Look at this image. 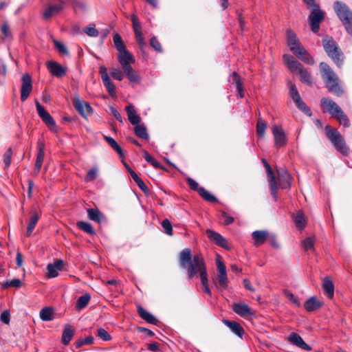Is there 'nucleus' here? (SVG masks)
<instances>
[{
    "mask_svg": "<svg viewBox=\"0 0 352 352\" xmlns=\"http://www.w3.org/2000/svg\"><path fill=\"white\" fill-rule=\"evenodd\" d=\"M131 22L136 37L137 42L139 45L140 48L143 50L146 47L144 38L142 32V26L139 21L138 16L135 14L131 15Z\"/></svg>",
    "mask_w": 352,
    "mask_h": 352,
    "instance_id": "4468645a",
    "label": "nucleus"
},
{
    "mask_svg": "<svg viewBox=\"0 0 352 352\" xmlns=\"http://www.w3.org/2000/svg\"><path fill=\"white\" fill-rule=\"evenodd\" d=\"M111 76L118 80H122L124 78V74L120 68H113L111 71Z\"/></svg>",
    "mask_w": 352,
    "mask_h": 352,
    "instance_id": "e2e57ef3",
    "label": "nucleus"
},
{
    "mask_svg": "<svg viewBox=\"0 0 352 352\" xmlns=\"http://www.w3.org/2000/svg\"><path fill=\"white\" fill-rule=\"evenodd\" d=\"M36 107L38 114L43 122L45 123L51 131H56V122L54 118L45 111V108L38 101L36 102Z\"/></svg>",
    "mask_w": 352,
    "mask_h": 352,
    "instance_id": "9b49d317",
    "label": "nucleus"
},
{
    "mask_svg": "<svg viewBox=\"0 0 352 352\" xmlns=\"http://www.w3.org/2000/svg\"><path fill=\"white\" fill-rule=\"evenodd\" d=\"M64 262L61 259L56 261L53 263H50L47 266V276L49 278L58 276V272L63 269Z\"/></svg>",
    "mask_w": 352,
    "mask_h": 352,
    "instance_id": "4be33fe9",
    "label": "nucleus"
},
{
    "mask_svg": "<svg viewBox=\"0 0 352 352\" xmlns=\"http://www.w3.org/2000/svg\"><path fill=\"white\" fill-rule=\"evenodd\" d=\"M233 311L243 318L253 316L255 314V312L244 302L234 303L233 305Z\"/></svg>",
    "mask_w": 352,
    "mask_h": 352,
    "instance_id": "aec40b11",
    "label": "nucleus"
},
{
    "mask_svg": "<svg viewBox=\"0 0 352 352\" xmlns=\"http://www.w3.org/2000/svg\"><path fill=\"white\" fill-rule=\"evenodd\" d=\"M206 233L208 237L217 245L226 250L229 249L227 240L221 234L210 229L206 230Z\"/></svg>",
    "mask_w": 352,
    "mask_h": 352,
    "instance_id": "6ab92c4d",
    "label": "nucleus"
},
{
    "mask_svg": "<svg viewBox=\"0 0 352 352\" xmlns=\"http://www.w3.org/2000/svg\"><path fill=\"white\" fill-rule=\"evenodd\" d=\"M30 214L31 217L28 222L26 232L27 236H30L31 235L41 217L40 214H38L34 210H31Z\"/></svg>",
    "mask_w": 352,
    "mask_h": 352,
    "instance_id": "2f4dec72",
    "label": "nucleus"
},
{
    "mask_svg": "<svg viewBox=\"0 0 352 352\" xmlns=\"http://www.w3.org/2000/svg\"><path fill=\"white\" fill-rule=\"evenodd\" d=\"M144 157L146 160V161L151 164L153 167L160 169L164 168L163 166L160 164V163L157 162L156 160H155L153 157H152L146 151H144Z\"/></svg>",
    "mask_w": 352,
    "mask_h": 352,
    "instance_id": "09e8293b",
    "label": "nucleus"
},
{
    "mask_svg": "<svg viewBox=\"0 0 352 352\" xmlns=\"http://www.w3.org/2000/svg\"><path fill=\"white\" fill-rule=\"evenodd\" d=\"M322 303L316 297L312 296L305 301L304 307L307 311H313L321 307Z\"/></svg>",
    "mask_w": 352,
    "mask_h": 352,
    "instance_id": "72a5a7b5",
    "label": "nucleus"
},
{
    "mask_svg": "<svg viewBox=\"0 0 352 352\" xmlns=\"http://www.w3.org/2000/svg\"><path fill=\"white\" fill-rule=\"evenodd\" d=\"M268 181H269V185H270V191H271V195H272L275 201H276L277 198H278L276 179L275 177V178L270 179H268Z\"/></svg>",
    "mask_w": 352,
    "mask_h": 352,
    "instance_id": "8fccbe9b",
    "label": "nucleus"
},
{
    "mask_svg": "<svg viewBox=\"0 0 352 352\" xmlns=\"http://www.w3.org/2000/svg\"><path fill=\"white\" fill-rule=\"evenodd\" d=\"M186 182L190 189L199 192V189H200L201 187H199V184L195 180L188 177L187 178Z\"/></svg>",
    "mask_w": 352,
    "mask_h": 352,
    "instance_id": "338daca9",
    "label": "nucleus"
},
{
    "mask_svg": "<svg viewBox=\"0 0 352 352\" xmlns=\"http://www.w3.org/2000/svg\"><path fill=\"white\" fill-rule=\"evenodd\" d=\"M287 43L289 50L299 59L308 65H314L315 61L310 54L300 44L296 34L292 30H287Z\"/></svg>",
    "mask_w": 352,
    "mask_h": 352,
    "instance_id": "7ed1b4c3",
    "label": "nucleus"
},
{
    "mask_svg": "<svg viewBox=\"0 0 352 352\" xmlns=\"http://www.w3.org/2000/svg\"><path fill=\"white\" fill-rule=\"evenodd\" d=\"M0 320L6 324H8L10 323V314L9 311L6 310L1 314Z\"/></svg>",
    "mask_w": 352,
    "mask_h": 352,
    "instance_id": "774afa93",
    "label": "nucleus"
},
{
    "mask_svg": "<svg viewBox=\"0 0 352 352\" xmlns=\"http://www.w3.org/2000/svg\"><path fill=\"white\" fill-rule=\"evenodd\" d=\"M311 12L308 17L311 30L314 33L318 32L320 23L324 19V13L321 10L320 6L317 8L310 9Z\"/></svg>",
    "mask_w": 352,
    "mask_h": 352,
    "instance_id": "6e6552de",
    "label": "nucleus"
},
{
    "mask_svg": "<svg viewBox=\"0 0 352 352\" xmlns=\"http://www.w3.org/2000/svg\"><path fill=\"white\" fill-rule=\"evenodd\" d=\"M314 238L307 237L302 242V248L305 250H310L314 248Z\"/></svg>",
    "mask_w": 352,
    "mask_h": 352,
    "instance_id": "13d9d810",
    "label": "nucleus"
},
{
    "mask_svg": "<svg viewBox=\"0 0 352 352\" xmlns=\"http://www.w3.org/2000/svg\"><path fill=\"white\" fill-rule=\"evenodd\" d=\"M47 66L51 74L56 77H62L66 73L65 69L56 62L49 61Z\"/></svg>",
    "mask_w": 352,
    "mask_h": 352,
    "instance_id": "a878e982",
    "label": "nucleus"
},
{
    "mask_svg": "<svg viewBox=\"0 0 352 352\" xmlns=\"http://www.w3.org/2000/svg\"><path fill=\"white\" fill-rule=\"evenodd\" d=\"M217 280L219 285L223 288L228 287V280L227 277L226 267L223 262L219 258H217Z\"/></svg>",
    "mask_w": 352,
    "mask_h": 352,
    "instance_id": "dca6fc26",
    "label": "nucleus"
},
{
    "mask_svg": "<svg viewBox=\"0 0 352 352\" xmlns=\"http://www.w3.org/2000/svg\"><path fill=\"white\" fill-rule=\"evenodd\" d=\"M324 130L327 137L334 148L341 154L348 155L349 154V148L346 146L341 133L336 129L332 128L329 125H327Z\"/></svg>",
    "mask_w": 352,
    "mask_h": 352,
    "instance_id": "423d86ee",
    "label": "nucleus"
},
{
    "mask_svg": "<svg viewBox=\"0 0 352 352\" xmlns=\"http://www.w3.org/2000/svg\"><path fill=\"white\" fill-rule=\"evenodd\" d=\"M322 46L330 59L338 68H341L345 60V56L338 44L331 37L322 39Z\"/></svg>",
    "mask_w": 352,
    "mask_h": 352,
    "instance_id": "20e7f679",
    "label": "nucleus"
},
{
    "mask_svg": "<svg viewBox=\"0 0 352 352\" xmlns=\"http://www.w3.org/2000/svg\"><path fill=\"white\" fill-rule=\"evenodd\" d=\"M90 300V296L88 294H85L78 298L76 302V308L78 310H81L85 307Z\"/></svg>",
    "mask_w": 352,
    "mask_h": 352,
    "instance_id": "37998d69",
    "label": "nucleus"
},
{
    "mask_svg": "<svg viewBox=\"0 0 352 352\" xmlns=\"http://www.w3.org/2000/svg\"><path fill=\"white\" fill-rule=\"evenodd\" d=\"M230 78L232 81L236 84V88L237 91V96L240 98L244 97V90L243 87L242 80L239 75V74L236 72H234L230 75Z\"/></svg>",
    "mask_w": 352,
    "mask_h": 352,
    "instance_id": "473e14b6",
    "label": "nucleus"
},
{
    "mask_svg": "<svg viewBox=\"0 0 352 352\" xmlns=\"http://www.w3.org/2000/svg\"><path fill=\"white\" fill-rule=\"evenodd\" d=\"M179 265L181 268L187 271L188 279H192L197 273H199L204 292L210 296H211L206 265L201 254H196L192 256L190 249H184L179 253Z\"/></svg>",
    "mask_w": 352,
    "mask_h": 352,
    "instance_id": "f257e3e1",
    "label": "nucleus"
},
{
    "mask_svg": "<svg viewBox=\"0 0 352 352\" xmlns=\"http://www.w3.org/2000/svg\"><path fill=\"white\" fill-rule=\"evenodd\" d=\"M134 125V132L135 135L142 139L148 140L149 136L146 128L142 124H138Z\"/></svg>",
    "mask_w": 352,
    "mask_h": 352,
    "instance_id": "79ce46f5",
    "label": "nucleus"
},
{
    "mask_svg": "<svg viewBox=\"0 0 352 352\" xmlns=\"http://www.w3.org/2000/svg\"><path fill=\"white\" fill-rule=\"evenodd\" d=\"M322 287L327 297L330 299L333 298L334 296V285L330 277L326 276L322 280Z\"/></svg>",
    "mask_w": 352,
    "mask_h": 352,
    "instance_id": "cd10ccee",
    "label": "nucleus"
},
{
    "mask_svg": "<svg viewBox=\"0 0 352 352\" xmlns=\"http://www.w3.org/2000/svg\"><path fill=\"white\" fill-rule=\"evenodd\" d=\"M223 322L234 333L237 335L239 337L242 338L245 331L239 323L229 320H223Z\"/></svg>",
    "mask_w": 352,
    "mask_h": 352,
    "instance_id": "c756f323",
    "label": "nucleus"
},
{
    "mask_svg": "<svg viewBox=\"0 0 352 352\" xmlns=\"http://www.w3.org/2000/svg\"><path fill=\"white\" fill-rule=\"evenodd\" d=\"M84 32L89 36L96 37L98 36V31L94 24L89 25L84 29Z\"/></svg>",
    "mask_w": 352,
    "mask_h": 352,
    "instance_id": "6e6d98bb",
    "label": "nucleus"
},
{
    "mask_svg": "<svg viewBox=\"0 0 352 352\" xmlns=\"http://www.w3.org/2000/svg\"><path fill=\"white\" fill-rule=\"evenodd\" d=\"M199 195L206 201L209 202H215L217 201V198L212 195L209 191H208L206 189H205L203 187H201L200 189H199Z\"/></svg>",
    "mask_w": 352,
    "mask_h": 352,
    "instance_id": "c03bdc74",
    "label": "nucleus"
},
{
    "mask_svg": "<svg viewBox=\"0 0 352 352\" xmlns=\"http://www.w3.org/2000/svg\"><path fill=\"white\" fill-rule=\"evenodd\" d=\"M287 340L290 343L296 345V346H298L302 349H304V350L308 351L311 350V347L309 344H307V343L305 342V341L300 336V335H298V333H296L295 332H292L289 334V336H288Z\"/></svg>",
    "mask_w": 352,
    "mask_h": 352,
    "instance_id": "5701e85b",
    "label": "nucleus"
},
{
    "mask_svg": "<svg viewBox=\"0 0 352 352\" xmlns=\"http://www.w3.org/2000/svg\"><path fill=\"white\" fill-rule=\"evenodd\" d=\"M335 118H336L340 124L343 125L344 127H349L350 126V121L347 116L342 111V109L341 113H338Z\"/></svg>",
    "mask_w": 352,
    "mask_h": 352,
    "instance_id": "de8ad7c7",
    "label": "nucleus"
},
{
    "mask_svg": "<svg viewBox=\"0 0 352 352\" xmlns=\"http://www.w3.org/2000/svg\"><path fill=\"white\" fill-rule=\"evenodd\" d=\"M78 228L84 231L85 232L93 236L96 234V232L91 225V223L88 222H85L83 221H78L76 223Z\"/></svg>",
    "mask_w": 352,
    "mask_h": 352,
    "instance_id": "a19ab883",
    "label": "nucleus"
},
{
    "mask_svg": "<svg viewBox=\"0 0 352 352\" xmlns=\"http://www.w3.org/2000/svg\"><path fill=\"white\" fill-rule=\"evenodd\" d=\"M118 59L122 69L131 66L130 64L135 62L134 57L126 49L119 52Z\"/></svg>",
    "mask_w": 352,
    "mask_h": 352,
    "instance_id": "b1692460",
    "label": "nucleus"
},
{
    "mask_svg": "<svg viewBox=\"0 0 352 352\" xmlns=\"http://www.w3.org/2000/svg\"><path fill=\"white\" fill-rule=\"evenodd\" d=\"M137 311L140 317L145 320L146 322L156 324L157 322V319L153 316L150 312L146 311L144 308H143L141 305L137 306Z\"/></svg>",
    "mask_w": 352,
    "mask_h": 352,
    "instance_id": "bb28decb",
    "label": "nucleus"
},
{
    "mask_svg": "<svg viewBox=\"0 0 352 352\" xmlns=\"http://www.w3.org/2000/svg\"><path fill=\"white\" fill-rule=\"evenodd\" d=\"M63 7L64 3L63 1L56 4H49L43 14L44 19L47 20L53 16L58 14L63 10Z\"/></svg>",
    "mask_w": 352,
    "mask_h": 352,
    "instance_id": "412c9836",
    "label": "nucleus"
},
{
    "mask_svg": "<svg viewBox=\"0 0 352 352\" xmlns=\"http://www.w3.org/2000/svg\"><path fill=\"white\" fill-rule=\"evenodd\" d=\"M22 85L21 89V100L22 102L26 100L32 89V82L31 76L25 74L22 76Z\"/></svg>",
    "mask_w": 352,
    "mask_h": 352,
    "instance_id": "a211bd4d",
    "label": "nucleus"
},
{
    "mask_svg": "<svg viewBox=\"0 0 352 352\" xmlns=\"http://www.w3.org/2000/svg\"><path fill=\"white\" fill-rule=\"evenodd\" d=\"M54 46L56 47V48L57 49V50L58 51V52L63 55H67L68 56L69 55V52L66 47V46L61 42L57 41V40H54Z\"/></svg>",
    "mask_w": 352,
    "mask_h": 352,
    "instance_id": "5fc2aeb1",
    "label": "nucleus"
},
{
    "mask_svg": "<svg viewBox=\"0 0 352 352\" xmlns=\"http://www.w3.org/2000/svg\"><path fill=\"white\" fill-rule=\"evenodd\" d=\"M38 153H37V156H36V162H35V165H34V175L36 176H37L40 172V170L41 168V166H42V164L43 162L44 155H45V153H44L45 144H44V143L42 142H38Z\"/></svg>",
    "mask_w": 352,
    "mask_h": 352,
    "instance_id": "393cba45",
    "label": "nucleus"
},
{
    "mask_svg": "<svg viewBox=\"0 0 352 352\" xmlns=\"http://www.w3.org/2000/svg\"><path fill=\"white\" fill-rule=\"evenodd\" d=\"M252 236L254 240V245L257 247L263 244L269 236L268 232L265 230H256L252 232Z\"/></svg>",
    "mask_w": 352,
    "mask_h": 352,
    "instance_id": "7c9ffc66",
    "label": "nucleus"
},
{
    "mask_svg": "<svg viewBox=\"0 0 352 352\" xmlns=\"http://www.w3.org/2000/svg\"><path fill=\"white\" fill-rule=\"evenodd\" d=\"M150 45L157 52H162L163 50L161 43L155 36H153L150 40Z\"/></svg>",
    "mask_w": 352,
    "mask_h": 352,
    "instance_id": "bf43d9fd",
    "label": "nucleus"
},
{
    "mask_svg": "<svg viewBox=\"0 0 352 352\" xmlns=\"http://www.w3.org/2000/svg\"><path fill=\"white\" fill-rule=\"evenodd\" d=\"M335 12L344 25L346 31L352 36V12L344 3L336 1L333 6Z\"/></svg>",
    "mask_w": 352,
    "mask_h": 352,
    "instance_id": "0eeeda50",
    "label": "nucleus"
},
{
    "mask_svg": "<svg viewBox=\"0 0 352 352\" xmlns=\"http://www.w3.org/2000/svg\"><path fill=\"white\" fill-rule=\"evenodd\" d=\"M126 76L129 80L134 84H139L140 82V78L137 72L133 69L131 66H129L122 69Z\"/></svg>",
    "mask_w": 352,
    "mask_h": 352,
    "instance_id": "f704fd0d",
    "label": "nucleus"
},
{
    "mask_svg": "<svg viewBox=\"0 0 352 352\" xmlns=\"http://www.w3.org/2000/svg\"><path fill=\"white\" fill-rule=\"evenodd\" d=\"M98 175V168L96 167L91 168L86 174L85 180L87 182L95 180Z\"/></svg>",
    "mask_w": 352,
    "mask_h": 352,
    "instance_id": "3c124183",
    "label": "nucleus"
},
{
    "mask_svg": "<svg viewBox=\"0 0 352 352\" xmlns=\"http://www.w3.org/2000/svg\"><path fill=\"white\" fill-rule=\"evenodd\" d=\"M1 30L4 38H12V34L7 21H3L1 25Z\"/></svg>",
    "mask_w": 352,
    "mask_h": 352,
    "instance_id": "603ef678",
    "label": "nucleus"
},
{
    "mask_svg": "<svg viewBox=\"0 0 352 352\" xmlns=\"http://www.w3.org/2000/svg\"><path fill=\"white\" fill-rule=\"evenodd\" d=\"M97 336L104 341H109L111 339L110 334L103 328L98 329Z\"/></svg>",
    "mask_w": 352,
    "mask_h": 352,
    "instance_id": "052dcab7",
    "label": "nucleus"
},
{
    "mask_svg": "<svg viewBox=\"0 0 352 352\" xmlns=\"http://www.w3.org/2000/svg\"><path fill=\"white\" fill-rule=\"evenodd\" d=\"M106 142L109 144V145L117 152L120 157H123L124 153L120 146L116 142V141L111 137L104 136V137Z\"/></svg>",
    "mask_w": 352,
    "mask_h": 352,
    "instance_id": "ea45409f",
    "label": "nucleus"
},
{
    "mask_svg": "<svg viewBox=\"0 0 352 352\" xmlns=\"http://www.w3.org/2000/svg\"><path fill=\"white\" fill-rule=\"evenodd\" d=\"M73 104L76 111L84 118L90 115L92 112V108L90 104L78 97L74 98Z\"/></svg>",
    "mask_w": 352,
    "mask_h": 352,
    "instance_id": "f3484780",
    "label": "nucleus"
},
{
    "mask_svg": "<svg viewBox=\"0 0 352 352\" xmlns=\"http://www.w3.org/2000/svg\"><path fill=\"white\" fill-rule=\"evenodd\" d=\"M266 128L267 125L263 119L259 118L256 123V133L260 137L265 135Z\"/></svg>",
    "mask_w": 352,
    "mask_h": 352,
    "instance_id": "49530a36",
    "label": "nucleus"
},
{
    "mask_svg": "<svg viewBox=\"0 0 352 352\" xmlns=\"http://www.w3.org/2000/svg\"><path fill=\"white\" fill-rule=\"evenodd\" d=\"M262 162L263 163V165L266 169V173L267 175L268 179L275 178L276 176H275L274 172L272 171V168L270 167V164L266 161V160L263 159Z\"/></svg>",
    "mask_w": 352,
    "mask_h": 352,
    "instance_id": "69168bd1",
    "label": "nucleus"
},
{
    "mask_svg": "<svg viewBox=\"0 0 352 352\" xmlns=\"http://www.w3.org/2000/svg\"><path fill=\"white\" fill-rule=\"evenodd\" d=\"M39 316L43 321L52 320L54 318V310L50 307H44L41 310Z\"/></svg>",
    "mask_w": 352,
    "mask_h": 352,
    "instance_id": "4c0bfd02",
    "label": "nucleus"
},
{
    "mask_svg": "<svg viewBox=\"0 0 352 352\" xmlns=\"http://www.w3.org/2000/svg\"><path fill=\"white\" fill-rule=\"evenodd\" d=\"M113 41L115 45V47L116 50L118 51V52L121 51H124L126 50V46L124 45L123 41L121 38V36L118 34H116L113 35Z\"/></svg>",
    "mask_w": 352,
    "mask_h": 352,
    "instance_id": "a18cd8bd",
    "label": "nucleus"
},
{
    "mask_svg": "<svg viewBox=\"0 0 352 352\" xmlns=\"http://www.w3.org/2000/svg\"><path fill=\"white\" fill-rule=\"evenodd\" d=\"M161 225L164 229V232L166 234L169 236L173 235V226L171 225L170 221L168 219H166L163 220L161 223Z\"/></svg>",
    "mask_w": 352,
    "mask_h": 352,
    "instance_id": "864d4df0",
    "label": "nucleus"
},
{
    "mask_svg": "<svg viewBox=\"0 0 352 352\" xmlns=\"http://www.w3.org/2000/svg\"><path fill=\"white\" fill-rule=\"evenodd\" d=\"M99 73L101 76L103 84L105 86L106 89H107L109 94L112 98L116 97V86L113 84V82L111 80L110 77L109 76V74L107 73V68L103 65L100 66Z\"/></svg>",
    "mask_w": 352,
    "mask_h": 352,
    "instance_id": "ddd939ff",
    "label": "nucleus"
},
{
    "mask_svg": "<svg viewBox=\"0 0 352 352\" xmlns=\"http://www.w3.org/2000/svg\"><path fill=\"white\" fill-rule=\"evenodd\" d=\"M321 107L324 112H328L332 118H336L338 113H341V108L333 100L328 98H322L320 100Z\"/></svg>",
    "mask_w": 352,
    "mask_h": 352,
    "instance_id": "f8f14e48",
    "label": "nucleus"
},
{
    "mask_svg": "<svg viewBox=\"0 0 352 352\" xmlns=\"http://www.w3.org/2000/svg\"><path fill=\"white\" fill-rule=\"evenodd\" d=\"M74 335V329L70 324H66L62 336V342L65 345H67Z\"/></svg>",
    "mask_w": 352,
    "mask_h": 352,
    "instance_id": "c9c22d12",
    "label": "nucleus"
},
{
    "mask_svg": "<svg viewBox=\"0 0 352 352\" xmlns=\"http://www.w3.org/2000/svg\"><path fill=\"white\" fill-rule=\"evenodd\" d=\"M87 215L90 220L98 223H100L104 218L103 214L98 209L94 208H89L87 210Z\"/></svg>",
    "mask_w": 352,
    "mask_h": 352,
    "instance_id": "e433bc0d",
    "label": "nucleus"
},
{
    "mask_svg": "<svg viewBox=\"0 0 352 352\" xmlns=\"http://www.w3.org/2000/svg\"><path fill=\"white\" fill-rule=\"evenodd\" d=\"M283 60L288 69L293 73H298L300 75V80L309 86L313 85V79L310 73L304 67V66L296 60L290 54H284Z\"/></svg>",
    "mask_w": 352,
    "mask_h": 352,
    "instance_id": "39448f33",
    "label": "nucleus"
},
{
    "mask_svg": "<svg viewBox=\"0 0 352 352\" xmlns=\"http://www.w3.org/2000/svg\"><path fill=\"white\" fill-rule=\"evenodd\" d=\"M294 221L296 224V226L299 230L304 229L307 224V219L303 212L301 211H298L296 213V214L294 217Z\"/></svg>",
    "mask_w": 352,
    "mask_h": 352,
    "instance_id": "58836bf2",
    "label": "nucleus"
},
{
    "mask_svg": "<svg viewBox=\"0 0 352 352\" xmlns=\"http://www.w3.org/2000/svg\"><path fill=\"white\" fill-rule=\"evenodd\" d=\"M272 132L274 139V146L279 148L285 146L287 143L286 134L280 126L274 124L272 127Z\"/></svg>",
    "mask_w": 352,
    "mask_h": 352,
    "instance_id": "9d476101",
    "label": "nucleus"
},
{
    "mask_svg": "<svg viewBox=\"0 0 352 352\" xmlns=\"http://www.w3.org/2000/svg\"><path fill=\"white\" fill-rule=\"evenodd\" d=\"M125 110L127 113L128 119L131 124H138L141 121V118L137 113L135 107L130 104L125 107Z\"/></svg>",
    "mask_w": 352,
    "mask_h": 352,
    "instance_id": "c85d7f7f",
    "label": "nucleus"
},
{
    "mask_svg": "<svg viewBox=\"0 0 352 352\" xmlns=\"http://www.w3.org/2000/svg\"><path fill=\"white\" fill-rule=\"evenodd\" d=\"M278 176L277 186L283 189L289 188L291 187L292 177L288 171L284 168H276Z\"/></svg>",
    "mask_w": 352,
    "mask_h": 352,
    "instance_id": "2eb2a0df",
    "label": "nucleus"
},
{
    "mask_svg": "<svg viewBox=\"0 0 352 352\" xmlns=\"http://www.w3.org/2000/svg\"><path fill=\"white\" fill-rule=\"evenodd\" d=\"M288 85L289 87V92L292 98L295 102L297 107L302 111L306 114L311 116V112L310 109L307 106V104L302 101L298 91L295 85L292 81H289Z\"/></svg>",
    "mask_w": 352,
    "mask_h": 352,
    "instance_id": "1a4fd4ad",
    "label": "nucleus"
},
{
    "mask_svg": "<svg viewBox=\"0 0 352 352\" xmlns=\"http://www.w3.org/2000/svg\"><path fill=\"white\" fill-rule=\"evenodd\" d=\"M319 67L322 78L329 92L338 97L341 96L344 91L341 85L339 77L333 69L325 62H321Z\"/></svg>",
    "mask_w": 352,
    "mask_h": 352,
    "instance_id": "f03ea898",
    "label": "nucleus"
},
{
    "mask_svg": "<svg viewBox=\"0 0 352 352\" xmlns=\"http://www.w3.org/2000/svg\"><path fill=\"white\" fill-rule=\"evenodd\" d=\"M21 286V280L19 278H14L12 280H6L3 284V287H13L19 288Z\"/></svg>",
    "mask_w": 352,
    "mask_h": 352,
    "instance_id": "4d7b16f0",
    "label": "nucleus"
},
{
    "mask_svg": "<svg viewBox=\"0 0 352 352\" xmlns=\"http://www.w3.org/2000/svg\"><path fill=\"white\" fill-rule=\"evenodd\" d=\"M12 155V150L11 148H9L3 155V162L5 163V168H7L10 166L11 163V159Z\"/></svg>",
    "mask_w": 352,
    "mask_h": 352,
    "instance_id": "0e129e2a",
    "label": "nucleus"
},
{
    "mask_svg": "<svg viewBox=\"0 0 352 352\" xmlns=\"http://www.w3.org/2000/svg\"><path fill=\"white\" fill-rule=\"evenodd\" d=\"M72 6L76 12H84L86 10V5L82 1L74 0L72 1Z\"/></svg>",
    "mask_w": 352,
    "mask_h": 352,
    "instance_id": "680f3d73",
    "label": "nucleus"
}]
</instances>
